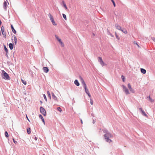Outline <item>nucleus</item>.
<instances>
[{"instance_id":"4468645a","label":"nucleus","mask_w":155,"mask_h":155,"mask_svg":"<svg viewBox=\"0 0 155 155\" xmlns=\"http://www.w3.org/2000/svg\"><path fill=\"white\" fill-rule=\"evenodd\" d=\"M74 83L77 86H79L80 85V84L77 80H75Z\"/></svg>"},{"instance_id":"8fccbe9b","label":"nucleus","mask_w":155,"mask_h":155,"mask_svg":"<svg viewBox=\"0 0 155 155\" xmlns=\"http://www.w3.org/2000/svg\"><path fill=\"white\" fill-rule=\"evenodd\" d=\"M91 116H92L93 117H94V114H91Z\"/></svg>"},{"instance_id":"f8f14e48","label":"nucleus","mask_w":155,"mask_h":155,"mask_svg":"<svg viewBox=\"0 0 155 155\" xmlns=\"http://www.w3.org/2000/svg\"><path fill=\"white\" fill-rule=\"evenodd\" d=\"M43 71L45 73H48L49 71V69L47 67H44L43 68Z\"/></svg>"},{"instance_id":"f257e3e1","label":"nucleus","mask_w":155,"mask_h":155,"mask_svg":"<svg viewBox=\"0 0 155 155\" xmlns=\"http://www.w3.org/2000/svg\"><path fill=\"white\" fill-rule=\"evenodd\" d=\"M103 131L104 133H105V134L104 135L105 140L109 143L112 142V140L110 138L113 137L112 135L105 129H104Z\"/></svg>"},{"instance_id":"58836bf2","label":"nucleus","mask_w":155,"mask_h":155,"mask_svg":"<svg viewBox=\"0 0 155 155\" xmlns=\"http://www.w3.org/2000/svg\"><path fill=\"white\" fill-rule=\"evenodd\" d=\"M134 44H136L138 47V48H140V46H139V45L136 42H134Z\"/></svg>"},{"instance_id":"cd10ccee","label":"nucleus","mask_w":155,"mask_h":155,"mask_svg":"<svg viewBox=\"0 0 155 155\" xmlns=\"http://www.w3.org/2000/svg\"><path fill=\"white\" fill-rule=\"evenodd\" d=\"M62 15H63V17L64 18V19L65 20H67V18H66V15L64 14H62Z\"/></svg>"},{"instance_id":"f3484780","label":"nucleus","mask_w":155,"mask_h":155,"mask_svg":"<svg viewBox=\"0 0 155 155\" xmlns=\"http://www.w3.org/2000/svg\"><path fill=\"white\" fill-rule=\"evenodd\" d=\"M39 117L41 119L42 121L43 122L44 124H45V121L43 117H42V116L40 114L39 115Z\"/></svg>"},{"instance_id":"e433bc0d","label":"nucleus","mask_w":155,"mask_h":155,"mask_svg":"<svg viewBox=\"0 0 155 155\" xmlns=\"http://www.w3.org/2000/svg\"><path fill=\"white\" fill-rule=\"evenodd\" d=\"M115 35H116V37L117 38L118 40H119L120 39V38H119V36L117 35V34L116 32L115 33Z\"/></svg>"},{"instance_id":"b1692460","label":"nucleus","mask_w":155,"mask_h":155,"mask_svg":"<svg viewBox=\"0 0 155 155\" xmlns=\"http://www.w3.org/2000/svg\"><path fill=\"white\" fill-rule=\"evenodd\" d=\"M51 22H52L53 24L54 25H57L55 23L54 19H53L52 20H51Z\"/></svg>"},{"instance_id":"20e7f679","label":"nucleus","mask_w":155,"mask_h":155,"mask_svg":"<svg viewBox=\"0 0 155 155\" xmlns=\"http://www.w3.org/2000/svg\"><path fill=\"white\" fill-rule=\"evenodd\" d=\"M55 37L58 40V41L60 43L62 47H63L64 46V43L63 42H62L60 38H59L56 35H55Z\"/></svg>"},{"instance_id":"09e8293b","label":"nucleus","mask_w":155,"mask_h":155,"mask_svg":"<svg viewBox=\"0 0 155 155\" xmlns=\"http://www.w3.org/2000/svg\"><path fill=\"white\" fill-rule=\"evenodd\" d=\"M26 118L27 119V120H28V121H29V122H30V121L29 120V119H28L27 115H26Z\"/></svg>"},{"instance_id":"f704fd0d","label":"nucleus","mask_w":155,"mask_h":155,"mask_svg":"<svg viewBox=\"0 0 155 155\" xmlns=\"http://www.w3.org/2000/svg\"><path fill=\"white\" fill-rule=\"evenodd\" d=\"M121 78H122V80H123V81H124V80L125 79V77L124 76L122 75L121 76Z\"/></svg>"},{"instance_id":"a19ab883","label":"nucleus","mask_w":155,"mask_h":155,"mask_svg":"<svg viewBox=\"0 0 155 155\" xmlns=\"http://www.w3.org/2000/svg\"><path fill=\"white\" fill-rule=\"evenodd\" d=\"M13 140L14 143H17V142L16 141H15L14 138L13 139Z\"/></svg>"},{"instance_id":"7ed1b4c3","label":"nucleus","mask_w":155,"mask_h":155,"mask_svg":"<svg viewBox=\"0 0 155 155\" xmlns=\"http://www.w3.org/2000/svg\"><path fill=\"white\" fill-rule=\"evenodd\" d=\"M40 110L41 113L44 116H45L46 115V111L44 108L42 107H41L40 108Z\"/></svg>"},{"instance_id":"dca6fc26","label":"nucleus","mask_w":155,"mask_h":155,"mask_svg":"<svg viewBox=\"0 0 155 155\" xmlns=\"http://www.w3.org/2000/svg\"><path fill=\"white\" fill-rule=\"evenodd\" d=\"M7 5V3L6 2H4L3 3V8L5 10H6V6Z\"/></svg>"},{"instance_id":"49530a36","label":"nucleus","mask_w":155,"mask_h":155,"mask_svg":"<svg viewBox=\"0 0 155 155\" xmlns=\"http://www.w3.org/2000/svg\"><path fill=\"white\" fill-rule=\"evenodd\" d=\"M5 55L7 57V58H8V53H7V52H6V53L5 54Z\"/></svg>"},{"instance_id":"c85d7f7f","label":"nucleus","mask_w":155,"mask_h":155,"mask_svg":"<svg viewBox=\"0 0 155 155\" xmlns=\"http://www.w3.org/2000/svg\"><path fill=\"white\" fill-rule=\"evenodd\" d=\"M4 28L3 26H2L1 28V30L2 32V33H3V32L4 31Z\"/></svg>"},{"instance_id":"0eeeda50","label":"nucleus","mask_w":155,"mask_h":155,"mask_svg":"<svg viewBox=\"0 0 155 155\" xmlns=\"http://www.w3.org/2000/svg\"><path fill=\"white\" fill-rule=\"evenodd\" d=\"M128 87L132 93H134L135 92V91L132 88L130 84H128Z\"/></svg>"},{"instance_id":"4d7b16f0","label":"nucleus","mask_w":155,"mask_h":155,"mask_svg":"<svg viewBox=\"0 0 155 155\" xmlns=\"http://www.w3.org/2000/svg\"><path fill=\"white\" fill-rule=\"evenodd\" d=\"M43 155H45V154H43Z\"/></svg>"},{"instance_id":"6e6d98bb","label":"nucleus","mask_w":155,"mask_h":155,"mask_svg":"<svg viewBox=\"0 0 155 155\" xmlns=\"http://www.w3.org/2000/svg\"><path fill=\"white\" fill-rule=\"evenodd\" d=\"M93 35H94V34H93Z\"/></svg>"},{"instance_id":"aec40b11","label":"nucleus","mask_w":155,"mask_h":155,"mask_svg":"<svg viewBox=\"0 0 155 155\" xmlns=\"http://www.w3.org/2000/svg\"><path fill=\"white\" fill-rule=\"evenodd\" d=\"M9 48L11 50H12L13 49V45L12 44L10 43L9 44Z\"/></svg>"},{"instance_id":"9d476101","label":"nucleus","mask_w":155,"mask_h":155,"mask_svg":"<svg viewBox=\"0 0 155 155\" xmlns=\"http://www.w3.org/2000/svg\"><path fill=\"white\" fill-rule=\"evenodd\" d=\"M83 87L85 89V91L86 93L87 94V93H88L89 92V91L88 89L87 88L86 85L83 86Z\"/></svg>"},{"instance_id":"a878e982","label":"nucleus","mask_w":155,"mask_h":155,"mask_svg":"<svg viewBox=\"0 0 155 155\" xmlns=\"http://www.w3.org/2000/svg\"><path fill=\"white\" fill-rule=\"evenodd\" d=\"M4 48L5 50L6 51V52H7V53H8V50L7 48H6V47L5 45H4Z\"/></svg>"},{"instance_id":"a18cd8bd","label":"nucleus","mask_w":155,"mask_h":155,"mask_svg":"<svg viewBox=\"0 0 155 155\" xmlns=\"http://www.w3.org/2000/svg\"><path fill=\"white\" fill-rule=\"evenodd\" d=\"M139 110L140 111H141V112L142 111H143V110H142V108H141V107H140V108H139Z\"/></svg>"},{"instance_id":"6ab92c4d","label":"nucleus","mask_w":155,"mask_h":155,"mask_svg":"<svg viewBox=\"0 0 155 155\" xmlns=\"http://www.w3.org/2000/svg\"><path fill=\"white\" fill-rule=\"evenodd\" d=\"M122 31L124 34H127V30L124 28H123L122 29L121 28V30H120Z\"/></svg>"},{"instance_id":"473e14b6","label":"nucleus","mask_w":155,"mask_h":155,"mask_svg":"<svg viewBox=\"0 0 155 155\" xmlns=\"http://www.w3.org/2000/svg\"><path fill=\"white\" fill-rule=\"evenodd\" d=\"M43 97H44V98L45 100L46 101H47V99L46 97V96L45 94H43Z\"/></svg>"},{"instance_id":"a211bd4d","label":"nucleus","mask_w":155,"mask_h":155,"mask_svg":"<svg viewBox=\"0 0 155 155\" xmlns=\"http://www.w3.org/2000/svg\"><path fill=\"white\" fill-rule=\"evenodd\" d=\"M140 71L143 74H145L146 72V70L143 68H141Z\"/></svg>"},{"instance_id":"37998d69","label":"nucleus","mask_w":155,"mask_h":155,"mask_svg":"<svg viewBox=\"0 0 155 155\" xmlns=\"http://www.w3.org/2000/svg\"><path fill=\"white\" fill-rule=\"evenodd\" d=\"M90 103H91V105L93 104V101L91 99Z\"/></svg>"},{"instance_id":"7c9ffc66","label":"nucleus","mask_w":155,"mask_h":155,"mask_svg":"<svg viewBox=\"0 0 155 155\" xmlns=\"http://www.w3.org/2000/svg\"><path fill=\"white\" fill-rule=\"evenodd\" d=\"M3 33H2V34L4 36V38H6V33L4 31H3Z\"/></svg>"},{"instance_id":"5fc2aeb1","label":"nucleus","mask_w":155,"mask_h":155,"mask_svg":"<svg viewBox=\"0 0 155 155\" xmlns=\"http://www.w3.org/2000/svg\"><path fill=\"white\" fill-rule=\"evenodd\" d=\"M40 102H41V103H42V102L41 101H40Z\"/></svg>"},{"instance_id":"c756f323","label":"nucleus","mask_w":155,"mask_h":155,"mask_svg":"<svg viewBox=\"0 0 155 155\" xmlns=\"http://www.w3.org/2000/svg\"><path fill=\"white\" fill-rule=\"evenodd\" d=\"M5 135L6 137H8V132L7 131L5 132Z\"/></svg>"},{"instance_id":"bb28decb","label":"nucleus","mask_w":155,"mask_h":155,"mask_svg":"<svg viewBox=\"0 0 155 155\" xmlns=\"http://www.w3.org/2000/svg\"><path fill=\"white\" fill-rule=\"evenodd\" d=\"M57 110L59 111L60 112H61L62 111L60 107H57Z\"/></svg>"},{"instance_id":"f03ea898","label":"nucleus","mask_w":155,"mask_h":155,"mask_svg":"<svg viewBox=\"0 0 155 155\" xmlns=\"http://www.w3.org/2000/svg\"><path fill=\"white\" fill-rule=\"evenodd\" d=\"M2 77L3 78L6 80H10V78L8 74L4 70H2Z\"/></svg>"},{"instance_id":"9b49d317","label":"nucleus","mask_w":155,"mask_h":155,"mask_svg":"<svg viewBox=\"0 0 155 155\" xmlns=\"http://www.w3.org/2000/svg\"><path fill=\"white\" fill-rule=\"evenodd\" d=\"M115 26L117 29L119 30H121V27L118 24H115Z\"/></svg>"},{"instance_id":"2eb2a0df","label":"nucleus","mask_w":155,"mask_h":155,"mask_svg":"<svg viewBox=\"0 0 155 155\" xmlns=\"http://www.w3.org/2000/svg\"><path fill=\"white\" fill-rule=\"evenodd\" d=\"M11 28L12 30V31L15 34H16V30L14 29L12 25H11Z\"/></svg>"},{"instance_id":"2f4dec72","label":"nucleus","mask_w":155,"mask_h":155,"mask_svg":"<svg viewBox=\"0 0 155 155\" xmlns=\"http://www.w3.org/2000/svg\"><path fill=\"white\" fill-rule=\"evenodd\" d=\"M22 82L25 84L26 85L27 83L26 81L24 80H21Z\"/></svg>"},{"instance_id":"ea45409f","label":"nucleus","mask_w":155,"mask_h":155,"mask_svg":"<svg viewBox=\"0 0 155 155\" xmlns=\"http://www.w3.org/2000/svg\"><path fill=\"white\" fill-rule=\"evenodd\" d=\"M151 39L154 42H155V38L152 37H151Z\"/></svg>"},{"instance_id":"ddd939ff","label":"nucleus","mask_w":155,"mask_h":155,"mask_svg":"<svg viewBox=\"0 0 155 155\" xmlns=\"http://www.w3.org/2000/svg\"><path fill=\"white\" fill-rule=\"evenodd\" d=\"M62 2L63 4V7H64L65 8V10H67L68 8L67 7L66 4L64 2V1L63 0Z\"/></svg>"},{"instance_id":"72a5a7b5","label":"nucleus","mask_w":155,"mask_h":155,"mask_svg":"<svg viewBox=\"0 0 155 155\" xmlns=\"http://www.w3.org/2000/svg\"><path fill=\"white\" fill-rule=\"evenodd\" d=\"M108 35H110L111 37H114V35H112L111 33H110V32H108Z\"/></svg>"},{"instance_id":"79ce46f5","label":"nucleus","mask_w":155,"mask_h":155,"mask_svg":"<svg viewBox=\"0 0 155 155\" xmlns=\"http://www.w3.org/2000/svg\"><path fill=\"white\" fill-rule=\"evenodd\" d=\"M87 95H88V96L90 98L91 97V95H90V93L89 92L88 93H87Z\"/></svg>"},{"instance_id":"4c0bfd02","label":"nucleus","mask_w":155,"mask_h":155,"mask_svg":"<svg viewBox=\"0 0 155 155\" xmlns=\"http://www.w3.org/2000/svg\"><path fill=\"white\" fill-rule=\"evenodd\" d=\"M13 38H14V40H17V38L16 37V36L15 35H13L12 36Z\"/></svg>"},{"instance_id":"6e6552de","label":"nucleus","mask_w":155,"mask_h":155,"mask_svg":"<svg viewBox=\"0 0 155 155\" xmlns=\"http://www.w3.org/2000/svg\"><path fill=\"white\" fill-rule=\"evenodd\" d=\"M79 78L80 79L81 81L82 84L83 86L86 85V84L82 78L81 76H80L79 77Z\"/></svg>"},{"instance_id":"4be33fe9","label":"nucleus","mask_w":155,"mask_h":155,"mask_svg":"<svg viewBox=\"0 0 155 155\" xmlns=\"http://www.w3.org/2000/svg\"><path fill=\"white\" fill-rule=\"evenodd\" d=\"M47 92L48 97L50 98V99H51V96L50 92H49V91H48Z\"/></svg>"},{"instance_id":"3c124183","label":"nucleus","mask_w":155,"mask_h":155,"mask_svg":"<svg viewBox=\"0 0 155 155\" xmlns=\"http://www.w3.org/2000/svg\"><path fill=\"white\" fill-rule=\"evenodd\" d=\"M80 120H81V122L82 124H83V121H82V120L81 119Z\"/></svg>"},{"instance_id":"393cba45","label":"nucleus","mask_w":155,"mask_h":155,"mask_svg":"<svg viewBox=\"0 0 155 155\" xmlns=\"http://www.w3.org/2000/svg\"><path fill=\"white\" fill-rule=\"evenodd\" d=\"M27 132L28 134H30L31 133V129L30 128H28L27 129Z\"/></svg>"},{"instance_id":"1a4fd4ad","label":"nucleus","mask_w":155,"mask_h":155,"mask_svg":"<svg viewBox=\"0 0 155 155\" xmlns=\"http://www.w3.org/2000/svg\"><path fill=\"white\" fill-rule=\"evenodd\" d=\"M51 94H52V98L53 99L54 101H57V102L58 101L57 98L55 96V95L53 93H52Z\"/></svg>"},{"instance_id":"c03bdc74","label":"nucleus","mask_w":155,"mask_h":155,"mask_svg":"<svg viewBox=\"0 0 155 155\" xmlns=\"http://www.w3.org/2000/svg\"><path fill=\"white\" fill-rule=\"evenodd\" d=\"M17 40H14V42H15V44L16 45L17 44Z\"/></svg>"},{"instance_id":"864d4df0","label":"nucleus","mask_w":155,"mask_h":155,"mask_svg":"<svg viewBox=\"0 0 155 155\" xmlns=\"http://www.w3.org/2000/svg\"><path fill=\"white\" fill-rule=\"evenodd\" d=\"M35 140H37V138H36V137H35Z\"/></svg>"},{"instance_id":"c9c22d12","label":"nucleus","mask_w":155,"mask_h":155,"mask_svg":"<svg viewBox=\"0 0 155 155\" xmlns=\"http://www.w3.org/2000/svg\"><path fill=\"white\" fill-rule=\"evenodd\" d=\"M111 0V1L113 3L114 6L115 7L116 6V5H115V3L114 0Z\"/></svg>"},{"instance_id":"de8ad7c7","label":"nucleus","mask_w":155,"mask_h":155,"mask_svg":"<svg viewBox=\"0 0 155 155\" xmlns=\"http://www.w3.org/2000/svg\"><path fill=\"white\" fill-rule=\"evenodd\" d=\"M96 121L94 119H93V123L94 124L95 122Z\"/></svg>"},{"instance_id":"5701e85b","label":"nucleus","mask_w":155,"mask_h":155,"mask_svg":"<svg viewBox=\"0 0 155 155\" xmlns=\"http://www.w3.org/2000/svg\"><path fill=\"white\" fill-rule=\"evenodd\" d=\"M48 16L49 17L50 20H52L54 19L53 17V16L51 14L49 13L48 15Z\"/></svg>"},{"instance_id":"412c9836","label":"nucleus","mask_w":155,"mask_h":155,"mask_svg":"<svg viewBox=\"0 0 155 155\" xmlns=\"http://www.w3.org/2000/svg\"><path fill=\"white\" fill-rule=\"evenodd\" d=\"M141 113H142V115L143 116H145L146 117H147V115L145 113V112L143 110L141 112Z\"/></svg>"},{"instance_id":"603ef678","label":"nucleus","mask_w":155,"mask_h":155,"mask_svg":"<svg viewBox=\"0 0 155 155\" xmlns=\"http://www.w3.org/2000/svg\"><path fill=\"white\" fill-rule=\"evenodd\" d=\"M149 98L150 100H151L150 96L149 97Z\"/></svg>"},{"instance_id":"423d86ee","label":"nucleus","mask_w":155,"mask_h":155,"mask_svg":"<svg viewBox=\"0 0 155 155\" xmlns=\"http://www.w3.org/2000/svg\"><path fill=\"white\" fill-rule=\"evenodd\" d=\"M98 61L99 62H100L102 66H104V63L103 61L102 60V59L101 57H98Z\"/></svg>"},{"instance_id":"39448f33","label":"nucleus","mask_w":155,"mask_h":155,"mask_svg":"<svg viewBox=\"0 0 155 155\" xmlns=\"http://www.w3.org/2000/svg\"><path fill=\"white\" fill-rule=\"evenodd\" d=\"M123 91L125 92V94L127 95L130 94V93L128 89L124 85H123Z\"/></svg>"}]
</instances>
